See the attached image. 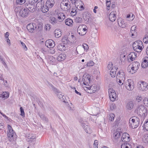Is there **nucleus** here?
<instances>
[{
    "instance_id": "obj_1",
    "label": "nucleus",
    "mask_w": 148,
    "mask_h": 148,
    "mask_svg": "<svg viewBox=\"0 0 148 148\" xmlns=\"http://www.w3.org/2000/svg\"><path fill=\"white\" fill-rule=\"evenodd\" d=\"M90 76L88 75L85 76L83 75L82 81L83 82L82 86L84 88V90L87 92L90 93L95 92L98 89L97 86L95 84L91 85L90 83Z\"/></svg>"
},
{
    "instance_id": "obj_2",
    "label": "nucleus",
    "mask_w": 148,
    "mask_h": 148,
    "mask_svg": "<svg viewBox=\"0 0 148 148\" xmlns=\"http://www.w3.org/2000/svg\"><path fill=\"white\" fill-rule=\"evenodd\" d=\"M139 66L140 64L138 62L134 61L129 66L128 68L130 69H127L128 71L131 74H134L137 71Z\"/></svg>"
},
{
    "instance_id": "obj_3",
    "label": "nucleus",
    "mask_w": 148,
    "mask_h": 148,
    "mask_svg": "<svg viewBox=\"0 0 148 148\" xmlns=\"http://www.w3.org/2000/svg\"><path fill=\"white\" fill-rule=\"evenodd\" d=\"M134 50L137 52H140L143 48V43L142 41L138 40L135 41L133 44Z\"/></svg>"
},
{
    "instance_id": "obj_4",
    "label": "nucleus",
    "mask_w": 148,
    "mask_h": 148,
    "mask_svg": "<svg viewBox=\"0 0 148 148\" xmlns=\"http://www.w3.org/2000/svg\"><path fill=\"white\" fill-rule=\"evenodd\" d=\"M136 111L138 115L140 116L145 117L147 114V109L143 105L138 106Z\"/></svg>"
},
{
    "instance_id": "obj_5",
    "label": "nucleus",
    "mask_w": 148,
    "mask_h": 148,
    "mask_svg": "<svg viewBox=\"0 0 148 148\" xmlns=\"http://www.w3.org/2000/svg\"><path fill=\"white\" fill-rule=\"evenodd\" d=\"M80 122L85 131L87 133L90 134L92 132V130L88 125V124L87 122L82 120L80 121Z\"/></svg>"
},
{
    "instance_id": "obj_6",
    "label": "nucleus",
    "mask_w": 148,
    "mask_h": 148,
    "mask_svg": "<svg viewBox=\"0 0 148 148\" xmlns=\"http://www.w3.org/2000/svg\"><path fill=\"white\" fill-rule=\"evenodd\" d=\"M86 26L85 25L82 24L79 26L77 28V32L81 36L85 35L87 32Z\"/></svg>"
},
{
    "instance_id": "obj_7",
    "label": "nucleus",
    "mask_w": 148,
    "mask_h": 148,
    "mask_svg": "<svg viewBox=\"0 0 148 148\" xmlns=\"http://www.w3.org/2000/svg\"><path fill=\"white\" fill-rule=\"evenodd\" d=\"M138 87L140 90L146 91L148 89V84L144 82L140 81L138 83Z\"/></svg>"
},
{
    "instance_id": "obj_8",
    "label": "nucleus",
    "mask_w": 148,
    "mask_h": 148,
    "mask_svg": "<svg viewBox=\"0 0 148 148\" xmlns=\"http://www.w3.org/2000/svg\"><path fill=\"white\" fill-rule=\"evenodd\" d=\"M126 88L129 90H132L134 88V83L131 79H128L125 84Z\"/></svg>"
},
{
    "instance_id": "obj_9",
    "label": "nucleus",
    "mask_w": 148,
    "mask_h": 148,
    "mask_svg": "<svg viewBox=\"0 0 148 148\" xmlns=\"http://www.w3.org/2000/svg\"><path fill=\"white\" fill-rule=\"evenodd\" d=\"M108 93L111 101H113L116 97V95L115 91L112 88H110L108 89Z\"/></svg>"
},
{
    "instance_id": "obj_10",
    "label": "nucleus",
    "mask_w": 148,
    "mask_h": 148,
    "mask_svg": "<svg viewBox=\"0 0 148 148\" xmlns=\"http://www.w3.org/2000/svg\"><path fill=\"white\" fill-rule=\"evenodd\" d=\"M36 25L34 23H30L27 26L28 31L31 33H34L36 30Z\"/></svg>"
},
{
    "instance_id": "obj_11",
    "label": "nucleus",
    "mask_w": 148,
    "mask_h": 148,
    "mask_svg": "<svg viewBox=\"0 0 148 148\" xmlns=\"http://www.w3.org/2000/svg\"><path fill=\"white\" fill-rule=\"evenodd\" d=\"M138 122L137 121H136L133 119H130L129 120V125L133 129L137 127L138 126Z\"/></svg>"
},
{
    "instance_id": "obj_12",
    "label": "nucleus",
    "mask_w": 148,
    "mask_h": 148,
    "mask_svg": "<svg viewBox=\"0 0 148 148\" xmlns=\"http://www.w3.org/2000/svg\"><path fill=\"white\" fill-rule=\"evenodd\" d=\"M46 46L48 48H52L55 46L54 42L51 39L47 40L45 42Z\"/></svg>"
},
{
    "instance_id": "obj_13",
    "label": "nucleus",
    "mask_w": 148,
    "mask_h": 148,
    "mask_svg": "<svg viewBox=\"0 0 148 148\" xmlns=\"http://www.w3.org/2000/svg\"><path fill=\"white\" fill-rule=\"evenodd\" d=\"M121 140L123 142H128L130 140L129 135L127 133H123L121 138Z\"/></svg>"
},
{
    "instance_id": "obj_14",
    "label": "nucleus",
    "mask_w": 148,
    "mask_h": 148,
    "mask_svg": "<svg viewBox=\"0 0 148 148\" xmlns=\"http://www.w3.org/2000/svg\"><path fill=\"white\" fill-rule=\"evenodd\" d=\"M116 78L125 80V73L123 70L119 71L116 75Z\"/></svg>"
},
{
    "instance_id": "obj_15",
    "label": "nucleus",
    "mask_w": 148,
    "mask_h": 148,
    "mask_svg": "<svg viewBox=\"0 0 148 148\" xmlns=\"http://www.w3.org/2000/svg\"><path fill=\"white\" fill-rule=\"evenodd\" d=\"M28 13V10L26 8H22L19 11V14L22 17L26 16Z\"/></svg>"
},
{
    "instance_id": "obj_16",
    "label": "nucleus",
    "mask_w": 148,
    "mask_h": 148,
    "mask_svg": "<svg viewBox=\"0 0 148 148\" xmlns=\"http://www.w3.org/2000/svg\"><path fill=\"white\" fill-rule=\"evenodd\" d=\"M67 45L66 43L62 42L58 44L57 46L58 49L61 51H63L66 50Z\"/></svg>"
},
{
    "instance_id": "obj_17",
    "label": "nucleus",
    "mask_w": 148,
    "mask_h": 148,
    "mask_svg": "<svg viewBox=\"0 0 148 148\" xmlns=\"http://www.w3.org/2000/svg\"><path fill=\"white\" fill-rule=\"evenodd\" d=\"M136 57V53L134 52H132L129 54L127 56V60L129 62L133 61Z\"/></svg>"
},
{
    "instance_id": "obj_18",
    "label": "nucleus",
    "mask_w": 148,
    "mask_h": 148,
    "mask_svg": "<svg viewBox=\"0 0 148 148\" xmlns=\"http://www.w3.org/2000/svg\"><path fill=\"white\" fill-rule=\"evenodd\" d=\"M55 16L60 22H61L65 18V15L62 12H58Z\"/></svg>"
},
{
    "instance_id": "obj_19",
    "label": "nucleus",
    "mask_w": 148,
    "mask_h": 148,
    "mask_svg": "<svg viewBox=\"0 0 148 148\" xmlns=\"http://www.w3.org/2000/svg\"><path fill=\"white\" fill-rule=\"evenodd\" d=\"M116 12L115 11L112 12L110 14L109 18L110 20L112 22H114L116 19Z\"/></svg>"
},
{
    "instance_id": "obj_20",
    "label": "nucleus",
    "mask_w": 148,
    "mask_h": 148,
    "mask_svg": "<svg viewBox=\"0 0 148 148\" xmlns=\"http://www.w3.org/2000/svg\"><path fill=\"white\" fill-rule=\"evenodd\" d=\"M63 2V3H62V4H63L65 6L64 7L66 9L65 10L66 11L68 10L71 8L70 2L67 0H64Z\"/></svg>"
},
{
    "instance_id": "obj_21",
    "label": "nucleus",
    "mask_w": 148,
    "mask_h": 148,
    "mask_svg": "<svg viewBox=\"0 0 148 148\" xmlns=\"http://www.w3.org/2000/svg\"><path fill=\"white\" fill-rule=\"evenodd\" d=\"M32 4H29L28 3H26L24 5L25 7L26 8L28 11L31 12H33L35 10L34 5H33V7L31 6Z\"/></svg>"
},
{
    "instance_id": "obj_22",
    "label": "nucleus",
    "mask_w": 148,
    "mask_h": 148,
    "mask_svg": "<svg viewBox=\"0 0 148 148\" xmlns=\"http://www.w3.org/2000/svg\"><path fill=\"white\" fill-rule=\"evenodd\" d=\"M54 3V0H47L46 3V6L49 8H51L53 6Z\"/></svg>"
},
{
    "instance_id": "obj_23",
    "label": "nucleus",
    "mask_w": 148,
    "mask_h": 148,
    "mask_svg": "<svg viewBox=\"0 0 148 148\" xmlns=\"http://www.w3.org/2000/svg\"><path fill=\"white\" fill-rule=\"evenodd\" d=\"M118 22L119 25L120 27L123 28L126 27L127 25L124 22L123 20L120 19H118Z\"/></svg>"
},
{
    "instance_id": "obj_24",
    "label": "nucleus",
    "mask_w": 148,
    "mask_h": 148,
    "mask_svg": "<svg viewBox=\"0 0 148 148\" xmlns=\"http://www.w3.org/2000/svg\"><path fill=\"white\" fill-rule=\"evenodd\" d=\"M66 57V55L64 53L60 54L58 57L57 60L58 61H62L64 60Z\"/></svg>"
},
{
    "instance_id": "obj_25",
    "label": "nucleus",
    "mask_w": 148,
    "mask_h": 148,
    "mask_svg": "<svg viewBox=\"0 0 148 148\" xmlns=\"http://www.w3.org/2000/svg\"><path fill=\"white\" fill-rule=\"evenodd\" d=\"M66 25L69 26L71 27L73 25V21L70 18H67L65 20Z\"/></svg>"
},
{
    "instance_id": "obj_26",
    "label": "nucleus",
    "mask_w": 148,
    "mask_h": 148,
    "mask_svg": "<svg viewBox=\"0 0 148 148\" xmlns=\"http://www.w3.org/2000/svg\"><path fill=\"white\" fill-rule=\"evenodd\" d=\"M54 33L56 37L58 38L61 36L62 32L60 29H56L54 31Z\"/></svg>"
},
{
    "instance_id": "obj_27",
    "label": "nucleus",
    "mask_w": 148,
    "mask_h": 148,
    "mask_svg": "<svg viewBox=\"0 0 148 148\" xmlns=\"http://www.w3.org/2000/svg\"><path fill=\"white\" fill-rule=\"evenodd\" d=\"M134 105L133 102L132 101H130L127 104V108L128 109L131 110L133 108Z\"/></svg>"
},
{
    "instance_id": "obj_28",
    "label": "nucleus",
    "mask_w": 148,
    "mask_h": 148,
    "mask_svg": "<svg viewBox=\"0 0 148 148\" xmlns=\"http://www.w3.org/2000/svg\"><path fill=\"white\" fill-rule=\"evenodd\" d=\"M121 133H122L120 131L116 130L113 134V137L115 139H117L120 137Z\"/></svg>"
},
{
    "instance_id": "obj_29",
    "label": "nucleus",
    "mask_w": 148,
    "mask_h": 148,
    "mask_svg": "<svg viewBox=\"0 0 148 148\" xmlns=\"http://www.w3.org/2000/svg\"><path fill=\"white\" fill-rule=\"evenodd\" d=\"M148 60L145 58V57L143 61L142 62L141 66L143 68H145L148 66Z\"/></svg>"
},
{
    "instance_id": "obj_30",
    "label": "nucleus",
    "mask_w": 148,
    "mask_h": 148,
    "mask_svg": "<svg viewBox=\"0 0 148 148\" xmlns=\"http://www.w3.org/2000/svg\"><path fill=\"white\" fill-rule=\"evenodd\" d=\"M56 18L51 16L50 18L49 21L50 23L53 25H55L57 23Z\"/></svg>"
},
{
    "instance_id": "obj_31",
    "label": "nucleus",
    "mask_w": 148,
    "mask_h": 148,
    "mask_svg": "<svg viewBox=\"0 0 148 148\" xmlns=\"http://www.w3.org/2000/svg\"><path fill=\"white\" fill-rule=\"evenodd\" d=\"M44 2L42 0L39 1L36 4V7L38 10H40V8L43 6Z\"/></svg>"
},
{
    "instance_id": "obj_32",
    "label": "nucleus",
    "mask_w": 148,
    "mask_h": 148,
    "mask_svg": "<svg viewBox=\"0 0 148 148\" xmlns=\"http://www.w3.org/2000/svg\"><path fill=\"white\" fill-rule=\"evenodd\" d=\"M47 86L49 88L51 89L54 92H58L57 89L55 88L51 83L48 82Z\"/></svg>"
},
{
    "instance_id": "obj_33",
    "label": "nucleus",
    "mask_w": 148,
    "mask_h": 148,
    "mask_svg": "<svg viewBox=\"0 0 148 148\" xmlns=\"http://www.w3.org/2000/svg\"><path fill=\"white\" fill-rule=\"evenodd\" d=\"M56 61L55 58L53 56H49L48 59V62L51 64H53L55 63Z\"/></svg>"
},
{
    "instance_id": "obj_34",
    "label": "nucleus",
    "mask_w": 148,
    "mask_h": 148,
    "mask_svg": "<svg viewBox=\"0 0 148 148\" xmlns=\"http://www.w3.org/2000/svg\"><path fill=\"white\" fill-rule=\"evenodd\" d=\"M49 8L47 7L46 6V5L45 6H44V5H43V6H42L41 8H40V10L42 11L43 12L45 13L46 12H47L49 10Z\"/></svg>"
},
{
    "instance_id": "obj_35",
    "label": "nucleus",
    "mask_w": 148,
    "mask_h": 148,
    "mask_svg": "<svg viewBox=\"0 0 148 148\" xmlns=\"http://www.w3.org/2000/svg\"><path fill=\"white\" fill-rule=\"evenodd\" d=\"M121 148H132V147L130 144L125 143L121 145Z\"/></svg>"
},
{
    "instance_id": "obj_36",
    "label": "nucleus",
    "mask_w": 148,
    "mask_h": 148,
    "mask_svg": "<svg viewBox=\"0 0 148 148\" xmlns=\"http://www.w3.org/2000/svg\"><path fill=\"white\" fill-rule=\"evenodd\" d=\"M127 20L129 21H131L133 20L134 18V16L133 14H131L127 15Z\"/></svg>"
},
{
    "instance_id": "obj_37",
    "label": "nucleus",
    "mask_w": 148,
    "mask_h": 148,
    "mask_svg": "<svg viewBox=\"0 0 148 148\" xmlns=\"http://www.w3.org/2000/svg\"><path fill=\"white\" fill-rule=\"evenodd\" d=\"M136 26L134 25L131 28L130 31L131 33L132 36H133L134 35V33H135L136 32Z\"/></svg>"
},
{
    "instance_id": "obj_38",
    "label": "nucleus",
    "mask_w": 148,
    "mask_h": 148,
    "mask_svg": "<svg viewBox=\"0 0 148 148\" xmlns=\"http://www.w3.org/2000/svg\"><path fill=\"white\" fill-rule=\"evenodd\" d=\"M77 10L76 7L72 8L71 14L73 16H75L77 13Z\"/></svg>"
},
{
    "instance_id": "obj_39",
    "label": "nucleus",
    "mask_w": 148,
    "mask_h": 148,
    "mask_svg": "<svg viewBox=\"0 0 148 148\" xmlns=\"http://www.w3.org/2000/svg\"><path fill=\"white\" fill-rule=\"evenodd\" d=\"M2 98L5 99H7L9 97V92H4L2 94Z\"/></svg>"
},
{
    "instance_id": "obj_40",
    "label": "nucleus",
    "mask_w": 148,
    "mask_h": 148,
    "mask_svg": "<svg viewBox=\"0 0 148 148\" xmlns=\"http://www.w3.org/2000/svg\"><path fill=\"white\" fill-rule=\"evenodd\" d=\"M83 20L81 17H77L75 18V22L77 23H82Z\"/></svg>"
},
{
    "instance_id": "obj_41",
    "label": "nucleus",
    "mask_w": 148,
    "mask_h": 148,
    "mask_svg": "<svg viewBox=\"0 0 148 148\" xmlns=\"http://www.w3.org/2000/svg\"><path fill=\"white\" fill-rule=\"evenodd\" d=\"M78 49L79 51V53L78 51H77V53L79 54L80 55H82L84 52V51L83 49V47L82 46H80V47H78Z\"/></svg>"
},
{
    "instance_id": "obj_42",
    "label": "nucleus",
    "mask_w": 148,
    "mask_h": 148,
    "mask_svg": "<svg viewBox=\"0 0 148 148\" xmlns=\"http://www.w3.org/2000/svg\"><path fill=\"white\" fill-rule=\"evenodd\" d=\"M125 80L119 79L118 78L116 79V82L118 84L120 85H121L123 84Z\"/></svg>"
},
{
    "instance_id": "obj_43",
    "label": "nucleus",
    "mask_w": 148,
    "mask_h": 148,
    "mask_svg": "<svg viewBox=\"0 0 148 148\" xmlns=\"http://www.w3.org/2000/svg\"><path fill=\"white\" fill-rule=\"evenodd\" d=\"M108 117H109V120L110 121H112L114 120L115 115L113 113H111L108 116Z\"/></svg>"
},
{
    "instance_id": "obj_44",
    "label": "nucleus",
    "mask_w": 148,
    "mask_h": 148,
    "mask_svg": "<svg viewBox=\"0 0 148 148\" xmlns=\"http://www.w3.org/2000/svg\"><path fill=\"white\" fill-rule=\"evenodd\" d=\"M110 75H111V76L112 77H114L116 76V71H114L113 68L111 69V70L110 71Z\"/></svg>"
},
{
    "instance_id": "obj_45",
    "label": "nucleus",
    "mask_w": 148,
    "mask_h": 148,
    "mask_svg": "<svg viewBox=\"0 0 148 148\" xmlns=\"http://www.w3.org/2000/svg\"><path fill=\"white\" fill-rule=\"evenodd\" d=\"M143 102L145 105L148 107V97H145L143 99Z\"/></svg>"
},
{
    "instance_id": "obj_46",
    "label": "nucleus",
    "mask_w": 148,
    "mask_h": 148,
    "mask_svg": "<svg viewBox=\"0 0 148 148\" xmlns=\"http://www.w3.org/2000/svg\"><path fill=\"white\" fill-rule=\"evenodd\" d=\"M0 61L5 66L6 65L5 60L3 58V57L1 55H0Z\"/></svg>"
},
{
    "instance_id": "obj_47",
    "label": "nucleus",
    "mask_w": 148,
    "mask_h": 148,
    "mask_svg": "<svg viewBox=\"0 0 148 148\" xmlns=\"http://www.w3.org/2000/svg\"><path fill=\"white\" fill-rule=\"evenodd\" d=\"M143 42L146 44L148 43V35L146 34L143 38Z\"/></svg>"
},
{
    "instance_id": "obj_48",
    "label": "nucleus",
    "mask_w": 148,
    "mask_h": 148,
    "mask_svg": "<svg viewBox=\"0 0 148 148\" xmlns=\"http://www.w3.org/2000/svg\"><path fill=\"white\" fill-rule=\"evenodd\" d=\"M56 93L58 92V94H57V96L60 99H64V96L63 95H62L60 94V92H59L58 91V92H55Z\"/></svg>"
},
{
    "instance_id": "obj_49",
    "label": "nucleus",
    "mask_w": 148,
    "mask_h": 148,
    "mask_svg": "<svg viewBox=\"0 0 148 148\" xmlns=\"http://www.w3.org/2000/svg\"><path fill=\"white\" fill-rule=\"evenodd\" d=\"M20 111H21V116L23 118L25 116V114L24 112V110L23 108L22 107H21L20 108Z\"/></svg>"
},
{
    "instance_id": "obj_50",
    "label": "nucleus",
    "mask_w": 148,
    "mask_h": 148,
    "mask_svg": "<svg viewBox=\"0 0 148 148\" xmlns=\"http://www.w3.org/2000/svg\"><path fill=\"white\" fill-rule=\"evenodd\" d=\"M145 129L148 131V121L146 122L143 125Z\"/></svg>"
},
{
    "instance_id": "obj_51",
    "label": "nucleus",
    "mask_w": 148,
    "mask_h": 148,
    "mask_svg": "<svg viewBox=\"0 0 148 148\" xmlns=\"http://www.w3.org/2000/svg\"><path fill=\"white\" fill-rule=\"evenodd\" d=\"M125 55H122L120 56V61L121 62H124L125 61Z\"/></svg>"
},
{
    "instance_id": "obj_52",
    "label": "nucleus",
    "mask_w": 148,
    "mask_h": 148,
    "mask_svg": "<svg viewBox=\"0 0 148 148\" xmlns=\"http://www.w3.org/2000/svg\"><path fill=\"white\" fill-rule=\"evenodd\" d=\"M20 42L23 48L25 50L27 51V48L25 44L21 41Z\"/></svg>"
},
{
    "instance_id": "obj_53",
    "label": "nucleus",
    "mask_w": 148,
    "mask_h": 148,
    "mask_svg": "<svg viewBox=\"0 0 148 148\" xmlns=\"http://www.w3.org/2000/svg\"><path fill=\"white\" fill-rule=\"evenodd\" d=\"M45 28L47 30H49L51 28V25L49 24H47L45 25Z\"/></svg>"
},
{
    "instance_id": "obj_54",
    "label": "nucleus",
    "mask_w": 148,
    "mask_h": 148,
    "mask_svg": "<svg viewBox=\"0 0 148 148\" xmlns=\"http://www.w3.org/2000/svg\"><path fill=\"white\" fill-rule=\"evenodd\" d=\"M82 46L83 47V49H84V50H87L88 49V46L86 43L84 44Z\"/></svg>"
},
{
    "instance_id": "obj_55",
    "label": "nucleus",
    "mask_w": 148,
    "mask_h": 148,
    "mask_svg": "<svg viewBox=\"0 0 148 148\" xmlns=\"http://www.w3.org/2000/svg\"><path fill=\"white\" fill-rule=\"evenodd\" d=\"M14 132H8V136L9 138H12L13 136L14 135Z\"/></svg>"
},
{
    "instance_id": "obj_56",
    "label": "nucleus",
    "mask_w": 148,
    "mask_h": 148,
    "mask_svg": "<svg viewBox=\"0 0 148 148\" xmlns=\"http://www.w3.org/2000/svg\"><path fill=\"white\" fill-rule=\"evenodd\" d=\"M94 64V63L93 61H90L86 64L87 66L90 67L93 66Z\"/></svg>"
},
{
    "instance_id": "obj_57",
    "label": "nucleus",
    "mask_w": 148,
    "mask_h": 148,
    "mask_svg": "<svg viewBox=\"0 0 148 148\" xmlns=\"http://www.w3.org/2000/svg\"><path fill=\"white\" fill-rule=\"evenodd\" d=\"M112 63L111 62H109L107 66L108 69L109 70H110L112 68Z\"/></svg>"
},
{
    "instance_id": "obj_58",
    "label": "nucleus",
    "mask_w": 148,
    "mask_h": 148,
    "mask_svg": "<svg viewBox=\"0 0 148 148\" xmlns=\"http://www.w3.org/2000/svg\"><path fill=\"white\" fill-rule=\"evenodd\" d=\"M142 97L140 95L138 96L136 98V100L138 102H139L142 100Z\"/></svg>"
},
{
    "instance_id": "obj_59",
    "label": "nucleus",
    "mask_w": 148,
    "mask_h": 148,
    "mask_svg": "<svg viewBox=\"0 0 148 148\" xmlns=\"http://www.w3.org/2000/svg\"><path fill=\"white\" fill-rule=\"evenodd\" d=\"M120 120V119L119 118H118L116 119L114 123L115 126L116 127V126H117L118 125V124L119 123Z\"/></svg>"
},
{
    "instance_id": "obj_60",
    "label": "nucleus",
    "mask_w": 148,
    "mask_h": 148,
    "mask_svg": "<svg viewBox=\"0 0 148 148\" xmlns=\"http://www.w3.org/2000/svg\"><path fill=\"white\" fill-rule=\"evenodd\" d=\"M39 115L42 119L46 121V118L45 117L44 115L42 114L41 115L40 114H39Z\"/></svg>"
},
{
    "instance_id": "obj_61",
    "label": "nucleus",
    "mask_w": 148,
    "mask_h": 148,
    "mask_svg": "<svg viewBox=\"0 0 148 148\" xmlns=\"http://www.w3.org/2000/svg\"><path fill=\"white\" fill-rule=\"evenodd\" d=\"M70 1L73 3H74L75 5H78L77 2H79V0H70Z\"/></svg>"
},
{
    "instance_id": "obj_62",
    "label": "nucleus",
    "mask_w": 148,
    "mask_h": 148,
    "mask_svg": "<svg viewBox=\"0 0 148 148\" xmlns=\"http://www.w3.org/2000/svg\"><path fill=\"white\" fill-rule=\"evenodd\" d=\"M29 4H32V6L33 7V5H34V0H28V3Z\"/></svg>"
},
{
    "instance_id": "obj_63",
    "label": "nucleus",
    "mask_w": 148,
    "mask_h": 148,
    "mask_svg": "<svg viewBox=\"0 0 148 148\" xmlns=\"http://www.w3.org/2000/svg\"><path fill=\"white\" fill-rule=\"evenodd\" d=\"M49 53L51 54H54L55 52V50L54 49H52L49 51Z\"/></svg>"
},
{
    "instance_id": "obj_64",
    "label": "nucleus",
    "mask_w": 148,
    "mask_h": 148,
    "mask_svg": "<svg viewBox=\"0 0 148 148\" xmlns=\"http://www.w3.org/2000/svg\"><path fill=\"white\" fill-rule=\"evenodd\" d=\"M3 82L4 83V85L6 87H7L8 86V82H7V81H6V80H4V79H3Z\"/></svg>"
}]
</instances>
